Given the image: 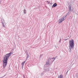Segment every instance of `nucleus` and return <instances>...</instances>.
I'll return each mask as SVG.
<instances>
[{"label":"nucleus","mask_w":78,"mask_h":78,"mask_svg":"<svg viewBox=\"0 0 78 78\" xmlns=\"http://www.w3.org/2000/svg\"><path fill=\"white\" fill-rule=\"evenodd\" d=\"M11 54H12V52H10V53L8 54H7L4 55V60L3 62V69L4 70H5V67L7 65V63H8V58H9L11 56Z\"/></svg>","instance_id":"f257e3e1"},{"label":"nucleus","mask_w":78,"mask_h":78,"mask_svg":"<svg viewBox=\"0 0 78 78\" xmlns=\"http://www.w3.org/2000/svg\"><path fill=\"white\" fill-rule=\"evenodd\" d=\"M69 45L70 46H69V52L71 53L72 52L71 49H73V48L74 47V42L73 40L72 39L69 41Z\"/></svg>","instance_id":"f03ea898"},{"label":"nucleus","mask_w":78,"mask_h":78,"mask_svg":"<svg viewBox=\"0 0 78 78\" xmlns=\"http://www.w3.org/2000/svg\"><path fill=\"white\" fill-rule=\"evenodd\" d=\"M56 59V58H48V62H49L50 64L52 63L53 62L55 61V59Z\"/></svg>","instance_id":"7ed1b4c3"},{"label":"nucleus","mask_w":78,"mask_h":78,"mask_svg":"<svg viewBox=\"0 0 78 78\" xmlns=\"http://www.w3.org/2000/svg\"><path fill=\"white\" fill-rule=\"evenodd\" d=\"M66 17H67V15H66L64 17H63L61 19H59V23H61L62 22H63L64 20V18H66Z\"/></svg>","instance_id":"20e7f679"},{"label":"nucleus","mask_w":78,"mask_h":78,"mask_svg":"<svg viewBox=\"0 0 78 78\" xmlns=\"http://www.w3.org/2000/svg\"><path fill=\"white\" fill-rule=\"evenodd\" d=\"M50 62H47L46 64L44 65V67H48V66H50Z\"/></svg>","instance_id":"39448f33"},{"label":"nucleus","mask_w":78,"mask_h":78,"mask_svg":"<svg viewBox=\"0 0 78 78\" xmlns=\"http://www.w3.org/2000/svg\"><path fill=\"white\" fill-rule=\"evenodd\" d=\"M68 7L69 8V12H70V11H72V5H69Z\"/></svg>","instance_id":"423d86ee"},{"label":"nucleus","mask_w":78,"mask_h":78,"mask_svg":"<svg viewBox=\"0 0 78 78\" xmlns=\"http://www.w3.org/2000/svg\"><path fill=\"white\" fill-rule=\"evenodd\" d=\"M26 62V61H25L21 63L22 68V69H23V66H24V64H25V63Z\"/></svg>","instance_id":"0eeeda50"},{"label":"nucleus","mask_w":78,"mask_h":78,"mask_svg":"<svg viewBox=\"0 0 78 78\" xmlns=\"http://www.w3.org/2000/svg\"><path fill=\"white\" fill-rule=\"evenodd\" d=\"M56 6H57V4L54 3L52 6V8H54V7H56Z\"/></svg>","instance_id":"6e6552de"},{"label":"nucleus","mask_w":78,"mask_h":78,"mask_svg":"<svg viewBox=\"0 0 78 78\" xmlns=\"http://www.w3.org/2000/svg\"><path fill=\"white\" fill-rule=\"evenodd\" d=\"M58 78H63V76H62V74H61L59 76H58Z\"/></svg>","instance_id":"1a4fd4ad"},{"label":"nucleus","mask_w":78,"mask_h":78,"mask_svg":"<svg viewBox=\"0 0 78 78\" xmlns=\"http://www.w3.org/2000/svg\"><path fill=\"white\" fill-rule=\"evenodd\" d=\"M24 14H27V11L25 9L24 10Z\"/></svg>","instance_id":"9d476101"},{"label":"nucleus","mask_w":78,"mask_h":78,"mask_svg":"<svg viewBox=\"0 0 78 78\" xmlns=\"http://www.w3.org/2000/svg\"><path fill=\"white\" fill-rule=\"evenodd\" d=\"M44 73H45V72L43 71L42 73H41V75H43Z\"/></svg>","instance_id":"9b49d317"},{"label":"nucleus","mask_w":78,"mask_h":78,"mask_svg":"<svg viewBox=\"0 0 78 78\" xmlns=\"http://www.w3.org/2000/svg\"><path fill=\"white\" fill-rule=\"evenodd\" d=\"M46 3L47 4H49L50 3V2L47 1Z\"/></svg>","instance_id":"f8f14e48"},{"label":"nucleus","mask_w":78,"mask_h":78,"mask_svg":"<svg viewBox=\"0 0 78 78\" xmlns=\"http://www.w3.org/2000/svg\"><path fill=\"white\" fill-rule=\"evenodd\" d=\"M2 26H3L4 28H5V24H2Z\"/></svg>","instance_id":"ddd939ff"},{"label":"nucleus","mask_w":78,"mask_h":78,"mask_svg":"<svg viewBox=\"0 0 78 78\" xmlns=\"http://www.w3.org/2000/svg\"><path fill=\"white\" fill-rule=\"evenodd\" d=\"M47 69H44V72H46V71H47Z\"/></svg>","instance_id":"4468645a"},{"label":"nucleus","mask_w":78,"mask_h":78,"mask_svg":"<svg viewBox=\"0 0 78 78\" xmlns=\"http://www.w3.org/2000/svg\"><path fill=\"white\" fill-rule=\"evenodd\" d=\"M28 54L27 55V59H28Z\"/></svg>","instance_id":"2eb2a0df"},{"label":"nucleus","mask_w":78,"mask_h":78,"mask_svg":"<svg viewBox=\"0 0 78 78\" xmlns=\"http://www.w3.org/2000/svg\"><path fill=\"white\" fill-rule=\"evenodd\" d=\"M69 12H69L67 13V15H69V14H70V13Z\"/></svg>","instance_id":"dca6fc26"},{"label":"nucleus","mask_w":78,"mask_h":78,"mask_svg":"<svg viewBox=\"0 0 78 78\" xmlns=\"http://www.w3.org/2000/svg\"><path fill=\"white\" fill-rule=\"evenodd\" d=\"M42 55H41L40 56V58H41L42 56Z\"/></svg>","instance_id":"f3484780"},{"label":"nucleus","mask_w":78,"mask_h":78,"mask_svg":"<svg viewBox=\"0 0 78 78\" xmlns=\"http://www.w3.org/2000/svg\"><path fill=\"white\" fill-rule=\"evenodd\" d=\"M61 38H60V40H59V42L60 43H61Z\"/></svg>","instance_id":"a211bd4d"},{"label":"nucleus","mask_w":78,"mask_h":78,"mask_svg":"<svg viewBox=\"0 0 78 78\" xmlns=\"http://www.w3.org/2000/svg\"><path fill=\"white\" fill-rule=\"evenodd\" d=\"M2 24H4V23H3V22L2 21Z\"/></svg>","instance_id":"6ab92c4d"},{"label":"nucleus","mask_w":78,"mask_h":78,"mask_svg":"<svg viewBox=\"0 0 78 78\" xmlns=\"http://www.w3.org/2000/svg\"><path fill=\"white\" fill-rule=\"evenodd\" d=\"M23 78H25V76L24 75H23Z\"/></svg>","instance_id":"aec40b11"},{"label":"nucleus","mask_w":78,"mask_h":78,"mask_svg":"<svg viewBox=\"0 0 78 78\" xmlns=\"http://www.w3.org/2000/svg\"><path fill=\"white\" fill-rule=\"evenodd\" d=\"M66 73H68V71Z\"/></svg>","instance_id":"412c9836"},{"label":"nucleus","mask_w":78,"mask_h":78,"mask_svg":"<svg viewBox=\"0 0 78 78\" xmlns=\"http://www.w3.org/2000/svg\"><path fill=\"white\" fill-rule=\"evenodd\" d=\"M50 4H51V3H50Z\"/></svg>","instance_id":"4be33fe9"},{"label":"nucleus","mask_w":78,"mask_h":78,"mask_svg":"<svg viewBox=\"0 0 78 78\" xmlns=\"http://www.w3.org/2000/svg\"><path fill=\"white\" fill-rule=\"evenodd\" d=\"M66 40H65V41H66Z\"/></svg>","instance_id":"5701e85b"}]
</instances>
